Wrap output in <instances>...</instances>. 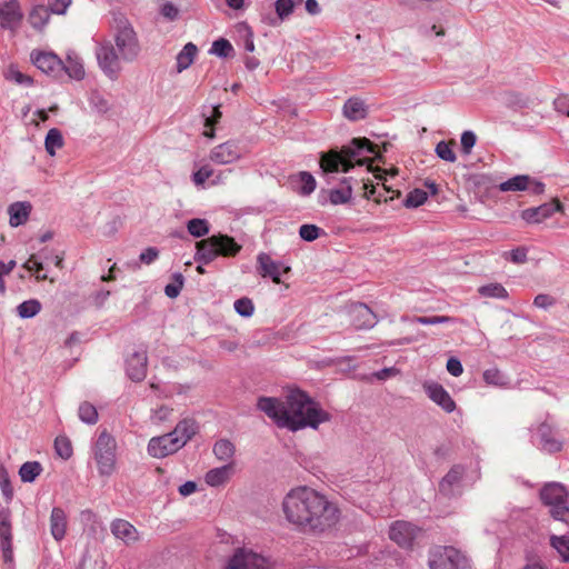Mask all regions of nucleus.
<instances>
[{
	"instance_id": "obj_1",
	"label": "nucleus",
	"mask_w": 569,
	"mask_h": 569,
	"mask_svg": "<svg viewBox=\"0 0 569 569\" xmlns=\"http://www.w3.org/2000/svg\"><path fill=\"white\" fill-rule=\"evenodd\" d=\"M281 508L291 527L317 537L337 530L343 517L337 500L308 486L290 489L282 499Z\"/></svg>"
},
{
	"instance_id": "obj_2",
	"label": "nucleus",
	"mask_w": 569,
	"mask_h": 569,
	"mask_svg": "<svg viewBox=\"0 0 569 569\" xmlns=\"http://www.w3.org/2000/svg\"><path fill=\"white\" fill-rule=\"evenodd\" d=\"M280 428L298 431L305 428L317 430L321 423L329 422L332 416L319 402L300 389L289 390L284 399L261 397L257 403Z\"/></svg>"
},
{
	"instance_id": "obj_3",
	"label": "nucleus",
	"mask_w": 569,
	"mask_h": 569,
	"mask_svg": "<svg viewBox=\"0 0 569 569\" xmlns=\"http://www.w3.org/2000/svg\"><path fill=\"white\" fill-rule=\"evenodd\" d=\"M365 153L378 154V146L367 138H353L351 143L342 147L341 150L331 149L322 152L320 168L323 172H338L339 170L347 172L355 164L367 163V158H360Z\"/></svg>"
},
{
	"instance_id": "obj_4",
	"label": "nucleus",
	"mask_w": 569,
	"mask_h": 569,
	"mask_svg": "<svg viewBox=\"0 0 569 569\" xmlns=\"http://www.w3.org/2000/svg\"><path fill=\"white\" fill-rule=\"evenodd\" d=\"M196 433L194 420L183 419L172 432L151 438L148 443V452L153 458H164L181 449Z\"/></svg>"
},
{
	"instance_id": "obj_5",
	"label": "nucleus",
	"mask_w": 569,
	"mask_h": 569,
	"mask_svg": "<svg viewBox=\"0 0 569 569\" xmlns=\"http://www.w3.org/2000/svg\"><path fill=\"white\" fill-rule=\"evenodd\" d=\"M241 246L228 234H213L196 242L194 260L202 264L212 262L217 257H236L241 251Z\"/></svg>"
},
{
	"instance_id": "obj_6",
	"label": "nucleus",
	"mask_w": 569,
	"mask_h": 569,
	"mask_svg": "<svg viewBox=\"0 0 569 569\" xmlns=\"http://www.w3.org/2000/svg\"><path fill=\"white\" fill-rule=\"evenodd\" d=\"M93 458L100 476L110 477L114 473L117 469V441L107 430L101 431L94 442Z\"/></svg>"
},
{
	"instance_id": "obj_7",
	"label": "nucleus",
	"mask_w": 569,
	"mask_h": 569,
	"mask_svg": "<svg viewBox=\"0 0 569 569\" xmlns=\"http://www.w3.org/2000/svg\"><path fill=\"white\" fill-rule=\"evenodd\" d=\"M540 498L551 508L550 513L555 519L569 523L568 492L563 485L559 482L545 485L540 490Z\"/></svg>"
},
{
	"instance_id": "obj_8",
	"label": "nucleus",
	"mask_w": 569,
	"mask_h": 569,
	"mask_svg": "<svg viewBox=\"0 0 569 569\" xmlns=\"http://www.w3.org/2000/svg\"><path fill=\"white\" fill-rule=\"evenodd\" d=\"M116 46L124 60H133L139 53V43L134 30L124 18L116 19Z\"/></svg>"
},
{
	"instance_id": "obj_9",
	"label": "nucleus",
	"mask_w": 569,
	"mask_h": 569,
	"mask_svg": "<svg viewBox=\"0 0 569 569\" xmlns=\"http://www.w3.org/2000/svg\"><path fill=\"white\" fill-rule=\"evenodd\" d=\"M222 569H270V565L262 555L251 549L237 548L228 557Z\"/></svg>"
},
{
	"instance_id": "obj_10",
	"label": "nucleus",
	"mask_w": 569,
	"mask_h": 569,
	"mask_svg": "<svg viewBox=\"0 0 569 569\" xmlns=\"http://www.w3.org/2000/svg\"><path fill=\"white\" fill-rule=\"evenodd\" d=\"M431 569H468V560L453 547H438L431 553Z\"/></svg>"
},
{
	"instance_id": "obj_11",
	"label": "nucleus",
	"mask_w": 569,
	"mask_h": 569,
	"mask_svg": "<svg viewBox=\"0 0 569 569\" xmlns=\"http://www.w3.org/2000/svg\"><path fill=\"white\" fill-rule=\"evenodd\" d=\"M362 183L363 197L370 199L376 193V187L369 179L357 180L352 177L345 178L341 181V187L332 189L329 193V200L332 204H343L350 201L352 197L353 183Z\"/></svg>"
},
{
	"instance_id": "obj_12",
	"label": "nucleus",
	"mask_w": 569,
	"mask_h": 569,
	"mask_svg": "<svg viewBox=\"0 0 569 569\" xmlns=\"http://www.w3.org/2000/svg\"><path fill=\"white\" fill-rule=\"evenodd\" d=\"M420 531L419 527L409 521L397 520L390 525L389 538L400 548L410 549Z\"/></svg>"
},
{
	"instance_id": "obj_13",
	"label": "nucleus",
	"mask_w": 569,
	"mask_h": 569,
	"mask_svg": "<svg viewBox=\"0 0 569 569\" xmlns=\"http://www.w3.org/2000/svg\"><path fill=\"white\" fill-rule=\"evenodd\" d=\"M30 58L39 70L49 76L57 77L63 69V62L53 52L34 50L31 52Z\"/></svg>"
},
{
	"instance_id": "obj_14",
	"label": "nucleus",
	"mask_w": 569,
	"mask_h": 569,
	"mask_svg": "<svg viewBox=\"0 0 569 569\" xmlns=\"http://www.w3.org/2000/svg\"><path fill=\"white\" fill-rule=\"evenodd\" d=\"M96 56L103 72L110 79H116L120 72V63L114 48L110 43L101 44L97 49Z\"/></svg>"
},
{
	"instance_id": "obj_15",
	"label": "nucleus",
	"mask_w": 569,
	"mask_h": 569,
	"mask_svg": "<svg viewBox=\"0 0 569 569\" xmlns=\"http://www.w3.org/2000/svg\"><path fill=\"white\" fill-rule=\"evenodd\" d=\"M257 271L262 278L270 277L277 284L281 283L280 271L284 273L290 272V267H282L278 261H274L268 253L260 252L257 257Z\"/></svg>"
},
{
	"instance_id": "obj_16",
	"label": "nucleus",
	"mask_w": 569,
	"mask_h": 569,
	"mask_svg": "<svg viewBox=\"0 0 569 569\" xmlns=\"http://www.w3.org/2000/svg\"><path fill=\"white\" fill-rule=\"evenodd\" d=\"M423 390L428 397L447 413H451L456 410L457 406L455 400L440 383L427 381L423 383Z\"/></svg>"
},
{
	"instance_id": "obj_17",
	"label": "nucleus",
	"mask_w": 569,
	"mask_h": 569,
	"mask_svg": "<svg viewBox=\"0 0 569 569\" xmlns=\"http://www.w3.org/2000/svg\"><path fill=\"white\" fill-rule=\"evenodd\" d=\"M562 210V203L558 199H555L549 203L526 209L522 211L521 216L528 223H540L545 219L551 217L555 212H561Z\"/></svg>"
},
{
	"instance_id": "obj_18",
	"label": "nucleus",
	"mask_w": 569,
	"mask_h": 569,
	"mask_svg": "<svg viewBox=\"0 0 569 569\" xmlns=\"http://www.w3.org/2000/svg\"><path fill=\"white\" fill-rule=\"evenodd\" d=\"M241 158V150L234 141L216 146L210 151V159L219 164L233 163Z\"/></svg>"
},
{
	"instance_id": "obj_19",
	"label": "nucleus",
	"mask_w": 569,
	"mask_h": 569,
	"mask_svg": "<svg viewBox=\"0 0 569 569\" xmlns=\"http://www.w3.org/2000/svg\"><path fill=\"white\" fill-rule=\"evenodd\" d=\"M0 541L2 556L4 561L13 560V549H12V532H11V521H10V511L8 509L0 510Z\"/></svg>"
},
{
	"instance_id": "obj_20",
	"label": "nucleus",
	"mask_w": 569,
	"mask_h": 569,
	"mask_svg": "<svg viewBox=\"0 0 569 569\" xmlns=\"http://www.w3.org/2000/svg\"><path fill=\"white\" fill-rule=\"evenodd\" d=\"M501 191H522L530 190L535 194L542 193L545 184L530 179L529 176H516L500 184Z\"/></svg>"
},
{
	"instance_id": "obj_21",
	"label": "nucleus",
	"mask_w": 569,
	"mask_h": 569,
	"mask_svg": "<svg viewBox=\"0 0 569 569\" xmlns=\"http://www.w3.org/2000/svg\"><path fill=\"white\" fill-rule=\"evenodd\" d=\"M111 532L126 545H133L140 540V533L137 528L124 519H116L111 522Z\"/></svg>"
},
{
	"instance_id": "obj_22",
	"label": "nucleus",
	"mask_w": 569,
	"mask_h": 569,
	"mask_svg": "<svg viewBox=\"0 0 569 569\" xmlns=\"http://www.w3.org/2000/svg\"><path fill=\"white\" fill-rule=\"evenodd\" d=\"M352 323L357 329H370L376 326L377 317L365 303H356L350 309Z\"/></svg>"
},
{
	"instance_id": "obj_23",
	"label": "nucleus",
	"mask_w": 569,
	"mask_h": 569,
	"mask_svg": "<svg viewBox=\"0 0 569 569\" xmlns=\"http://www.w3.org/2000/svg\"><path fill=\"white\" fill-rule=\"evenodd\" d=\"M22 19L19 3L14 0L0 7V23L4 29L14 30L19 27Z\"/></svg>"
},
{
	"instance_id": "obj_24",
	"label": "nucleus",
	"mask_w": 569,
	"mask_h": 569,
	"mask_svg": "<svg viewBox=\"0 0 569 569\" xmlns=\"http://www.w3.org/2000/svg\"><path fill=\"white\" fill-rule=\"evenodd\" d=\"M147 355L146 352H134L127 360V372L130 379L141 381L147 375Z\"/></svg>"
},
{
	"instance_id": "obj_25",
	"label": "nucleus",
	"mask_w": 569,
	"mask_h": 569,
	"mask_svg": "<svg viewBox=\"0 0 569 569\" xmlns=\"http://www.w3.org/2000/svg\"><path fill=\"white\" fill-rule=\"evenodd\" d=\"M368 107L366 102L359 97L349 98L343 107L342 114L350 121H359L367 117Z\"/></svg>"
},
{
	"instance_id": "obj_26",
	"label": "nucleus",
	"mask_w": 569,
	"mask_h": 569,
	"mask_svg": "<svg viewBox=\"0 0 569 569\" xmlns=\"http://www.w3.org/2000/svg\"><path fill=\"white\" fill-rule=\"evenodd\" d=\"M234 462H228L222 467L209 470L204 476V481L210 487H219L227 483L234 472Z\"/></svg>"
},
{
	"instance_id": "obj_27",
	"label": "nucleus",
	"mask_w": 569,
	"mask_h": 569,
	"mask_svg": "<svg viewBox=\"0 0 569 569\" xmlns=\"http://www.w3.org/2000/svg\"><path fill=\"white\" fill-rule=\"evenodd\" d=\"M32 206L28 201H17L8 207L9 223L11 227L24 224L31 213Z\"/></svg>"
},
{
	"instance_id": "obj_28",
	"label": "nucleus",
	"mask_w": 569,
	"mask_h": 569,
	"mask_svg": "<svg viewBox=\"0 0 569 569\" xmlns=\"http://www.w3.org/2000/svg\"><path fill=\"white\" fill-rule=\"evenodd\" d=\"M50 531H51L52 537L57 541H61L66 536L67 516H66V512L59 507L53 508L51 511Z\"/></svg>"
},
{
	"instance_id": "obj_29",
	"label": "nucleus",
	"mask_w": 569,
	"mask_h": 569,
	"mask_svg": "<svg viewBox=\"0 0 569 569\" xmlns=\"http://www.w3.org/2000/svg\"><path fill=\"white\" fill-rule=\"evenodd\" d=\"M465 470L461 466L452 467L439 483V491L445 496L453 495V488L458 486L463 477Z\"/></svg>"
},
{
	"instance_id": "obj_30",
	"label": "nucleus",
	"mask_w": 569,
	"mask_h": 569,
	"mask_svg": "<svg viewBox=\"0 0 569 569\" xmlns=\"http://www.w3.org/2000/svg\"><path fill=\"white\" fill-rule=\"evenodd\" d=\"M213 455L220 461L234 462L236 446L228 439H220L213 445Z\"/></svg>"
},
{
	"instance_id": "obj_31",
	"label": "nucleus",
	"mask_w": 569,
	"mask_h": 569,
	"mask_svg": "<svg viewBox=\"0 0 569 569\" xmlns=\"http://www.w3.org/2000/svg\"><path fill=\"white\" fill-rule=\"evenodd\" d=\"M197 52V46L192 42H188L177 56V71L182 72L188 69L192 64Z\"/></svg>"
},
{
	"instance_id": "obj_32",
	"label": "nucleus",
	"mask_w": 569,
	"mask_h": 569,
	"mask_svg": "<svg viewBox=\"0 0 569 569\" xmlns=\"http://www.w3.org/2000/svg\"><path fill=\"white\" fill-rule=\"evenodd\" d=\"M539 435L541 437L542 448L549 452H557L561 450V442L551 436V429L548 425H541L539 427Z\"/></svg>"
},
{
	"instance_id": "obj_33",
	"label": "nucleus",
	"mask_w": 569,
	"mask_h": 569,
	"mask_svg": "<svg viewBox=\"0 0 569 569\" xmlns=\"http://www.w3.org/2000/svg\"><path fill=\"white\" fill-rule=\"evenodd\" d=\"M64 144L62 133L59 129L52 128L48 131L44 139L46 151L53 157L57 149H61Z\"/></svg>"
},
{
	"instance_id": "obj_34",
	"label": "nucleus",
	"mask_w": 569,
	"mask_h": 569,
	"mask_svg": "<svg viewBox=\"0 0 569 569\" xmlns=\"http://www.w3.org/2000/svg\"><path fill=\"white\" fill-rule=\"evenodd\" d=\"M50 18V10L44 6L34 7L29 14L30 24L38 30H41Z\"/></svg>"
},
{
	"instance_id": "obj_35",
	"label": "nucleus",
	"mask_w": 569,
	"mask_h": 569,
	"mask_svg": "<svg viewBox=\"0 0 569 569\" xmlns=\"http://www.w3.org/2000/svg\"><path fill=\"white\" fill-rule=\"evenodd\" d=\"M62 70H64L70 78L76 80H81L84 77L83 64L77 57L68 56Z\"/></svg>"
},
{
	"instance_id": "obj_36",
	"label": "nucleus",
	"mask_w": 569,
	"mask_h": 569,
	"mask_svg": "<svg viewBox=\"0 0 569 569\" xmlns=\"http://www.w3.org/2000/svg\"><path fill=\"white\" fill-rule=\"evenodd\" d=\"M41 471L42 467L38 461H28L20 467L19 475L23 482H32Z\"/></svg>"
},
{
	"instance_id": "obj_37",
	"label": "nucleus",
	"mask_w": 569,
	"mask_h": 569,
	"mask_svg": "<svg viewBox=\"0 0 569 569\" xmlns=\"http://www.w3.org/2000/svg\"><path fill=\"white\" fill-rule=\"evenodd\" d=\"M551 547L558 552L563 562H569V537L568 536H551Z\"/></svg>"
},
{
	"instance_id": "obj_38",
	"label": "nucleus",
	"mask_w": 569,
	"mask_h": 569,
	"mask_svg": "<svg viewBox=\"0 0 569 569\" xmlns=\"http://www.w3.org/2000/svg\"><path fill=\"white\" fill-rule=\"evenodd\" d=\"M4 77L7 80L12 81L17 84L30 87L33 83V80L30 76L21 72L16 66L11 64L4 72Z\"/></svg>"
},
{
	"instance_id": "obj_39",
	"label": "nucleus",
	"mask_w": 569,
	"mask_h": 569,
	"mask_svg": "<svg viewBox=\"0 0 569 569\" xmlns=\"http://www.w3.org/2000/svg\"><path fill=\"white\" fill-rule=\"evenodd\" d=\"M456 146L455 140L450 141H440L436 146L437 156L448 162H455L457 160V156L453 151V147Z\"/></svg>"
},
{
	"instance_id": "obj_40",
	"label": "nucleus",
	"mask_w": 569,
	"mask_h": 569,
	"mask_svg": "<svg viewBox=\"0 0 569 569\" xmlns=\"http://www.w3.org/2000/svg\"><path fill=\"white\" fill-rule=\"evenodd\" d=\"M480 296L486 298H507L508 292L500 283H488L478 288Z\"/></svg>"
},
{
	"instance_id": "obj_41",
	"label": "nucleus",
	"mask_w": 569,
	"mask_h": 569,
	"mask_svg": "<svg viewBox=\"0 0 569 569\" xmlns=\"http://www.w3.org/2000/svg\"><path fill=\"white\" fill-rule=\"evenodd\" d=\"M187 229L188 232L196 238L203 237L210 231L208 221L206 219L199 218L189 220L187 223Z\"/></svg>"
},
{
	"instance_id": "obj_42",
	"label": "nucleus",
	"mask_w": 569,
	"mask_h": 569,
	"mask_svg": "<svg viewBox=\"0 0 569 569\" xmlns=\"http://www.w3.org/2000/svg\"><path fill=\"white\" fill-rule=\"evenodd\" d=\"M40 310L41 303L36 299L23 301L17 307L18 315L21 318H32L38 315Z\"/></svg>"
},
{
	"instance_id": "obj_43",
	"label": "nucleus",
	"mask_w": 569,
	"mask_h": 569,
	"mask_svg": "<svg viewBox=\"0 0 569 569\" xmlns=\"http://www.w3.org/2000/svg\"><path fill=\"white\" fill-rule=\"evenodd\" d=\"M78 413L79 418L86 423L94 425L98 421V411L96 407L88 401L79 406Z\"/></svg>"
},
{
	"instance_id": "obj_44",
	"label": "nucleus",
	"mask_w": 569,
	"mask_h": 569,
	"mask_svg": "<svg viewBox=\"0 0 569 569\" xmlns=\"http://www.w3.org/2000/svg\"><path fill=\"white\" fill-rule=\"evenodd\" d=\"M54 449L57 455L64 460H68L73 453L71 441L66 436H59L56 438Z\"/></svg>"
},
{
	"instance_id": "obj_45",
	"label": "nucleus",
	"mask_w": 569,
	"mask_h": 569,
	"mask_svg": "<svg viewBox=\"0 0 569 569\" xmlns=\"http://www.w3.org/2000/svg\"><path fill=\"white\" fill-rule=\"evenodd\" d=\"M221 117L222 112L220 111V106L213 107L211 116L207 117L204 120V137L210 139L214 137V126L220 121Z\"/></svg>"
},
{
	"instance_id": "obj_46",
	"label": "nucleus",
	"mask_w": 569,
	"mask_h": 569,
	"mask_svg": "<svg viewBox=\"0 0 569 569\" xmlns=\"http://www.w3.org/2000/svg\"><path fill=\"white\" fill-rule=\"evenodd\" d=\"M296 0H277L274 3L276 13L279 20L283 21L295 10Z\"/></svg>"
},
{
	"instance_id": "obj_47",
	"label": "nucleus",
	"mask_w": 569,
	"mask_h": 569,
	"mask_svg": "<svg viewBox=\"0 0 569 569\" xmlns=\"http://www.w3.org/2000/svg\"><path fill=\"white\" fill-rule=\"evenodd\" d=\"M427 200V192L421 189L410 191L405 200L407 208H417L425 203Z\"/></svg>"
},
{
	"instance_id": "obj_48",
	"label": "nucleus",
	"mask_w": 569,
	"mask_h": 569,
	"mask_svg": "<svg viewBox=\"0 0 569 569\" xmlns=\"http://www.w3.org/2000/svg\"><path fill=\"white\" fill-rule=\"evenodd\" d=\"M321 232L322 230L316 224H302L299 228V236L301 237V239L309 242L318 239Z\"/></svg>"
},
{
	"instance_id": "obj_49",
	"label": "nucleus",
	"mask_w": 569,
	"mask_h": 569,
	"mask_svg": "<svg viewBox=\"0 0 569 569\" xmlns=\"http://www.w3.org/2000/svg\"><path fill=\"white\" fill-rule=\"evenodd\" d=\"M233 48L231 43L226 39H218L212 43L211 52L219 57H229Z\"/></svg>"
},
{
	"instance_id": "obj_50",
	"label": "nucleus",
	"mask_w": 569,
	"mask_h": 569,
	"mask_svg": "<svg viewBox=\"0 0 569 569\" xmlns=\"http://www.w3.org/2000/svg\"><path fill=\"white\" fill-rule=\"evenodd\" d=\"M234 310L242 317H250L254 311V306L249 298H240L234 301Z\"/></svg>"
},
{
	"instance_id": "obj_51",
	"label": "nucleus",
	"mask_w": 569,
	"mask_h": 569,
	"mask_svg": "<svg viewBox=\"0 0 569 569\" xmlns=\"http://www.w3.org/2000/svg\"><path fill=\"white\" fill-rule=\"evenodd\" d=\"M483 380L488 385H492V386L500 387V386L505 385V377L497 368H489V369L485 370Z\"/></svg>"
},
{
	"instance_id": "obj_52",
	"label": "nucleus",
	"mask_w": 569,
	"mask_h": 569,
	"mask_svg": "<svg viewBox=\"0 0 569 569\" xmlns=\"http://www.w3.org/2000/svg\"><path fill=\"white\" fill-rule=\"evenodd\" d=\"M173 279L174 282L167 284L164 288V292L169 298L178 297L183 287V277L181 273H176Z\"/></svg>"
},
{
	"instance_id": "obj_53",
	"label": "nucleus",
	"mask_w": 569,
	"mask_h": 569,
	"mask_svg": "<svg viewBox=\"0 0 569 569\" xmlns=\"http://www.w3.org/2000/svg\"><path fill=\"white\" fill-rule=\"evenodd\" d=\"M300 181L302 183L301 186V193L302 194H310L316 189V180L312 177L311 173L307 171H302L299 173Z\"/></svg>"
},
{
	"instance_id": "obj_54",
	"label": "nucleus",
	"mask_w": 569,
	"mask_h": 569,
	"mask_svg": "<svg viewBox=\"0 0 569 569\" xmlns=\"http://www.w3.org/2000/svg\"><path fill=\"white\" fill-rule=\"evenodd\" d=\"M477 137L472 131H463L461 134V150L465 154H470L475 147Z\"/></svg>"
},
{
	"instance_id": "obj_55",
	"label": "nucleus",
	"mask_w": 569,
	"mask_h": 569,
	"mask_svg": "<svg viewBox=\"0 0 569 569\" xmlns=\"http://www.w3.org/2000/svg\"><path fill=\"white\" fill-rule=\"evenodd\" d=\"M213 176V169L210 166H202L192 176V181L197 186H203V183Z\"/></svg>"
},
{
	"instance_id": "obj_56",
	"label": "nucleus",
	"mask_w": 569,
	"mask_h": 569,
	"mask_svg": "<svg viewBox=\"0 0 569 569\" xmlns=\"http://www.w3.org/2000/svg\"><path fill=\"white\" fill-rule=\"evenodd\" d=\"M23 268L28 271H34L37 273L36 278L38 281L47 280V274H40L39 272L43 269L41 262L37 261L33 256L29 258L27 262H24Z\"/></svg>"
},
{
	"instance_id": "obj_57",
	"label": "nucleus",
	"mask_w": 569,
	"mask_h": 569,
	"mask_svg": "<svg viewBox=\"0 0 569 569\" xmlns=\"http://www.w3.org/2000/svg\"><path fill=\"white\" fill-rule=\"evenodd\" d=\"M415 321L420 325H439L451 321V318L448 316L417 317Z\"/></svg>"
},
{
	"instance_id": "obj_58",
	"label": "nucleus",
	"mask_w": 569,
	"mask_h": 569,
	"mask_svg": "<svg viewBox=\"0 0 569 569\" xmlns=\"http://www.w3.org/2000/svg\"><path fill=\"white\" fill-rule=\"evenodd\" d=\"M70 4L71 0H49V10L57 14H63Z\"/></svg>"
},
{
	"instance_id": "obj_59",
	"label": "nucleus",
	"mask_w": 569,
	"mask_h": 569,
	"mask_svg": "<svg viewBox=\"0 0 569 569\" xmlns=\"http://www.w3.org/2000/svg\"><path fill=\"white\" fill-rule=\"evenodd\" d=\"M0 488L6 497L10 498L12 496L10 479L8 472L3 468L0 469Z\"/></svg>"
},
{
	"instance_id": "obj_60",
	"label": "nucleus",
	"mask_w": 569,
	"mask_h": 569,
	"mask_svg": "<svg viewBox=\"0 0 569 569\" xmlns=\"http://www.w3.org/2000/svg\"><path fill=\"white\" fill-rule=\"evenodd\" d=\"M447 370L453 377H459L463 372V367L459 359L451 357L447 361Z\"/></svg>"
},
{
	"instance_id": "obj_61",
	"label": "nucleus",
	"mask_w": 569,
	"mask_h": 569,
	"mask_svg": "<svg viewBox=\"0 0 569 569\" xmlns=\"http://www.w3.org/2000/svg\"><path fill=\"white\" fill-rule=\"evenodd\" d=\"M161 14L170 20V21H173L178 18L179 16V9L171 2H167L164 3L162 7H161Z\"/></svg>"
},
{
	"instance_id": "obj_62",
	"label": "nucleus",
	"mask_w": 569,
	"mask_h": 569,
	"mask_svg": "<svg viewBox=\"0 0 569 569\" xmlns=\"http://www.w3.org/2000/svg\"><path fill=\"white\" fill-rule=\"evenodd\" d=\"M533 305L537 308L548 309L555 305V299L549 295L540 293L535 298Z\"/></svg>"
},
{
	"instance_id": "obj_63",
	"label": "nucleus",
	"mask_w": 569,
	"mask_h": 569,
	"mask_svg": "<svg viewBox=\"0 0 569 569\" xmlns=\"http://www.w3.org/2000/svg\"><path fill=\"white\" fill-rule=\"evenodd\" d=\"M159 256L158 249L154 247L147 248L143 252H141L139 259L144 264L152 263Z\"/></svg>"
},
{
	"instance_id": "obj_64",
	"label": "nucleus",
	"mask_w": 569,
	"mask_h": 569,
	"mask_svg": "<svg viewBox=\"0 0 569 569\" xmlns=\"http://www.w3.org/2000/svg\"><path fill=\"white\" fill-rule=\"evenodd\" d=\"M509 256L515 263H525L527 261V250L521 247L511 250Z\"/></svg>"
}]
</instances>
